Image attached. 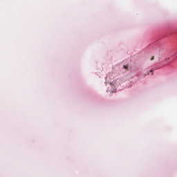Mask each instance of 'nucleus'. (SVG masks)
Listing matches in <instances>:
<instances>
[{"mask_svg":"<svg viewBox=\"0 0 177 177\" xmlns=\"http://www.w3.org/2000/svg\"><path fill=\"white\" fill-rule=\"evenodd\" d=\"M151 60H154V57H152L151 58Z\"/></svg>","mask_w":177,"mask_h":177,"instance_id":"1","label":"nucleus"},{"mask_svg":"<svg viewBox=\"0 0 177 177\" xmlns=\"http://www.w3.org/2000/svg\"><path fill=\"white\" fill-rule=\"evenodd\" d=\"M169 60V58L166 59V62H168Z\"/></svg>","mask_w":177,"mask_h":177,"instance_id":"2","label":"nucleus"},{"mask_svg":"<svg viewBox=\"0 0 177 177\" xmlns=\"http://www.w3.org/2000/svg\"><path fill=\"white\" fill-rule=\"evenodd\" d=\"M174 56H177V52L174 54Z\"/></svg>","mask_w":177,"mask_h":177,"instance_id":"3","label":"nucleus"},{"mask_svg":"<svg viewBox=\"0 0 177 177\" xmlns=\"http://www.w3.org/2000/svg\"><path fill=\"white\" fill-rule=\"evenodd\" d=\"M124 68H127V66H124Z\"/></svg>","mask_w":177,"mask_h":177,"instance_id":"4","label":"nucleus"},{"mask_svg":"<svg viewBox=\"0 0 177 177\" xmlns=\"http://www.w3.org/2000/svg\"><path fill=\"white\" fill-rule=\"evenodd\" d=\"M150 73H153V69H151V70L150 71Z\"/></svg>","mask_w":177,"mask_h":177,"instance_id":"5","label":"nucleus"},{"mask_svg":"<svg viewBox=\"0 0 177 177\" xmlns=\"http://www.w3.org/2000/svg\"><path fill=\"white\" fill-rule=\"evenodd\" d=\"M169 63H170V62H168L167 63V64H169Z\"/></svg>","mask_w":177,"mask_h":177,"instance_id":"6","label":"nucleus"}]
</instances>
